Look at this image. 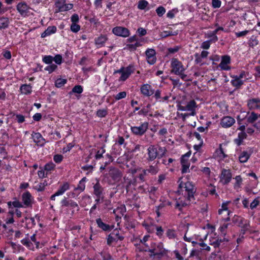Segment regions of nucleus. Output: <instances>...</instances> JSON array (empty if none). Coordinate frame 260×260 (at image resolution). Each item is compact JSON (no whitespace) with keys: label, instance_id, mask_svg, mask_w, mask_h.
<instances>
[{"label":"nucleus","instance_id":"1","mask_svg":"<svg viewBox=\"0 0 260 260\" xmlns=\"http://www.w3.org/2000/svg\"><path fill=\"white\" fill-rule=\"evenodd\" d=\"M196 189L192 182L187 181L185 183L181 182L179 185L178 192L180 194L187 197L188 200H194V194Z\"/></svg>","mask_w":260,"mask_h":260},{"label":"nucleus","instance_id":"2","mask_svg":"<svg viewBox=\"0 0 260 260\" xmlns=\"http://www.w3.org/2000/svg\"><path fill=\"white\" fill-rule=\"evenodd\" d=\"M140 251H148L151 253L150 256H156L158 258H161L167 254V250L164 248L162 243L156 244L152 243L151 245V248H143L140 250Z\"/></svg>","mask_w":260,"mask_h":260},{"label":"nucleus","instance_id":"3","mask_svg":"<svg viewBox=\"0 0 260 260\" xmlns=\"http://www.w3.org/2000/svg\"><path fill=\"white\" fill-rule=\"evenodd\" d=\"M127 44L124 49H127L130 51H134L137 48L142 46L144 43V40L143 38H139L137 36L134 35L131 37L127 40Z\"/></svg>","mask_w":260,"mask_h":260},{"label":"nucleus","instance_id":"4","mask_svg":"<svg viewBox=\"0 0 260 260\" xmlns=\"http://www.w3.org/2000/svg\"><path fill=\"white\" fill-rule=\"evenodd\" d=\"M134 66L129 64L126 67H121L119 70L115 71L114 74H120L121 76L118 79L119 81H124L134 72Z\"/></svg>","mask_w":260,"mask_h":260},{"label":"nucleus","instance_id":"5","mask_svg":"<svg viewBox=\"0 0 260 260\" xmlns=\"http://www.w3.org/2000/svg\"><path fill=\"white\" fill-rule=\"evenodd\" d=\"M233 222L237 224L241 229V233L243 234L249 230L250 227L249 221L245 218L238 216H234L232 219Z\"/></svg>","mask_w":260,"mask_h":260},{"label":"nucleus","instance_id":"6","mask_svg":"<svg viewBox=\"0 0 260 260\" xmlns=\"http://www.w3.org/2000/svg\"><path fill=\"white\" fill-rule=\"evenodd\" d=\"M171 73L175 75L181 74V72H184L185 70L182 63L177 58H173L171 60Z\"/></svg>","mask_w":260,"mask_h":260},{"label":"nucleus","instance_id":"7","mask_svg":"<svg viewBox=\"0 0 260 260\" xmlns=\"http://www.w3.org/2000/svg\"><path fill=\"white\" fill-rule=\"evenodd\" d=\"M232 178V174L230 169H222L219 176V182L223 185L229 184Z\"/></svg>","mask_w":260,"mask_h":260},{"label":"nucleus","instance_id":"8","mask_svg":"<svg viewBox=\"0 0 260 260\" xmlns=\"http://www.w3.org/2000/svg\"><path fill=\"white\" fill-rule=\"evenodd\" d=\"M148 127V123L143 122L139 126H131L132 132L136 136H141L147 131Z\"/></svg>","mask_w":260,"mask_h":260},{"label":"nucleus","instance_id":"9","mask_svg":"<svg viewBox=\"0 0 260 260\" xmlns=\"http://www.w3.org/2000/svg\"><path fill=\"white\" fill-rule=\"evenodd\" d=\"M16 9L23 17L28 16L29 14L30 8L24 2L19 3L16 6Z\"/></svg>","mask_w":260,"mask_h":260},{"label":"nucleus","instance_id":"10","mask_svg":"<svg viewBox=\"0 0 260 260\" xmlns=\"http://www.w3.org/2000/svg\"><path fill=\"white\" fill-rule=\"evenodd\" d=\"M109 175L114 182H117L120 180L122 174L117 168L110 167L109 170Z\"/></svg>","mask_w":260,"mask_h":260},{"label":"nucleus","instance_id":"11","mask_svg":"<svg viewBox=\"0 0 260 260\" xmlns=\"http://www.w3.org/2000/svg\"><path fill=\"white\" fill-rule=\"evenodd\" d=\"M194 200H188L187 197L184 196L183 198H179L176 200L175 207L179 209L180 211L182 210L183 208L187 206L192 201Z\"/></svg>","mask_w":260,"mask_h":260},{"label":"nucleus","instance_id":"12","mask_svg":"<svg viewBox=\"0 0 260 260\" xmlns=\"http://www.w3.org/2000/svg\"><path fill=\"white\" fill-rule=\"evenodd\" d=\"M191 153L190 152H187L184 155H182L181 158V163L182 165L181 172L182 173H187L189 170L190 163L188 161V158L190 156Z\"/></svg>","mask_w":260,"mask_h":260},{"label":"nucleus","instance_id":"13","mask_svg":"<svg viewBox=\"0 0 260 260\" xmlns=\"http://www.w3.org/2000/svg\"><path fill=\"white\" fill-rule=\"evenodd\" d=\"M147 62L150 64H153L156 61V52L153 49L149 48L145 51Z\"/></svg>","mask_w":260,"mask_h":260},{"label":"nucleus","instance_id":"14","mask_svg":"<svg viewBox=\"0 0 260 260\" xmlns=\"http://www.w3.org/2000/svg\"><path fill=\"white\" fill-rule=\"evenodd\" d=\"M112 32L116 36L126 38L129 36L130 33L129 30L123 27L117 26L113 28Z\"/></svg>","mask_w":260,"mask_h":260},{"label":"nucleus","instance_id":"15","mask_svg":"<svg viewBox=\"0 0 260 260\" xmlns=\"http://www.w3.org/2000/svg\"><path fill=\"white\" fill-rule=\"evenodd\" d=\"M148 157L147 160L148 161H152L158 157V153L154 145H150L147 149Z\"/></svg>","mask_w":260,"mask_h":260},{"label":"nucleus","instance_id":"16","mask_svg":"<svg viewBox=\"0 0 260 260\" xmlns=\"http://www.w3.org/2000/svg\"><path fill=\"white\" fill-rule=\"evenodd\" d=\"M22 200L25 207L31 206L33 198L28 191L24 192L22 195Z\"/></svg>","mask_w":260,"mask_h":260},{"label":"nucleus","instance_id":"17","mask_svg":"<svg viewBox=\"0 0 260 260\" xmlns=\"http://www.w3.org/2000/svg\"><path fill=\"white\" fill-rule=\"evenodd\" d=\"M231 62L230 57L228 55L223 56L221 58V60L219 64V67L222 70L228 71L230 69L229 66Z\"/></svg>","mask_w":260,"mask_h":260},{"label":"nucleus","instance_id":"18","mask_svg":"<svg viewBox=\"0 0 260 260\" xmlns=\"http://www.w3.org/2000/svg\"><path fill=\"white\" fill-rule=\"evenodd\" d=\"M235 123V120L231 116H225L223 117L220 122L222 127L228 128L232 126Z\"/></svg>","mask_w":260,"mask_h":260},{"label":"nucleus","instance_id":"19","mask_svg":"<svg viewBox=\"0 0 260 260\" xmlns=\"http://www.w3.org/2000/svg\"><path fill=\"white\" fill-rule=\"evenodd\" d=\"M141 93L145 96H150L154 93V90L152 88L151 85L145 84L141 87Z\"/></svg>","mask_w":260,"mask_h":260},{"label":"nucleus","instance_id":"20","mask_svg":"<svg viewBox=\"0 0 260 260\" xmlns=\"http://www.w3.org/2000/svg\"><path fill=\"white\" fill-rule=\"evenodd\" d=\"M247 106L250 110L260 108V100L257 98L249 100L247 102Z\"/></svg>","mask_w":260,"mask_h":260},{"label":"nucleus","instance_id":"21","mask_svg":"<svg viewBox=\"0 0 260 260\" xmlns=\"http://www.w3.org/2000/svg\"><path fill=\"white\" fill-rule=\"evenodd\" d=\"M31 138L34 142L38 145L42 146L45 143V139L39 133H32Z\"/></svg>","mask_w":260,"mask_h":260},{"label":"nucleus","instance_id":"22","mask_svg":"<svg viewBox=\"0 0 260 260\" xmlns=\"http://www.w3.org/2000/svg\"><path fill=\"white\" fill-rule=\"evenodd\" d=\"M197 108V103L194 100H191L188 102L185 106L186 111L190 112L191 116H194L196 114V108Z\"/></svg>","mask_w":260,"mask_h":260},{"label":"nucleus","instance_id":"23","mask_svg":"<svg viewBox=\"0 0 260 260\" xmlns=\"http://www.w3.org/2000/svg\"><path fill=\"white\" fill-rule=\"evenodd\" d=\"M61 204L62 206H70L72 208H77V210H79V207L77 203L72 200H68L67 198H64L61 201Z\"/></svg>","mask_w":260,"mask_h":260},{"label":"nucleus","instance_id":"24","mask_svg":"<svg viewBox=\"0 0 260 260\" xmlns=\"http://www.w3.org/2000/svg\"><path fill=\"white\" fill-rule=\"evenodd\" d=\"M93 193L96 197H101L103 196V188L99 181L93 186Z\"/></svg>","mask_w":260,"mask_h":260},{"label":"nucleus","instance_id":"25","mask_svg":"<svg viewBox=\"0 0 260 260\" xmlns=\"http://www.w3.org/2000/svg\"><path fill=\"white\" fill-rule=\"evenodd\" d=\"M232 77L233 79L231 80V83L232 85L237 89L240 88L244 84V81L243 80H240L239 78L237 77V75L233 76Z\"/></svg>","mask_w":260,"mask_h":260},{"label":"nucleus","instance_id":"26","mask_svg":"<svg viewBox=\"0 0 260 260\" xmlns=\"http://www.w3.org/2000/svg\"><path fill=\"white\" fill-rule=\"evenodd\" d=\"M107 40L106 36L101 35L95 39V44L98 47H101L104 45Z\"/></svg>","mask_w":260,"mask_h":260},{"label":"nucleus","instance_id":"27","mask_svg":"<svg viewBox=\"0 0 260 260\" xmlns=\"http://www.w3.org/2000/svg\"><path fill=\"white\" fill-rule=\"evenodd\" d=\"M57 28L55 26H50L41 34L42 38H45L56 32Z\"/></svg>","mask_w":260,"mask_h":260},{"label":"nucleus","instance_id":"28","mask_svg":"<svg viewBox=\"0 0 260 260\" xmlns=\"http://www.w3.org/2000/svg\"><path fill=\"white\" fill-rule=\"evenodd\" d=\"M96 222L98 227L102 229L103 231H108L111 229L110 226L109 224L104 223L100 218L96 219Z\"/></svg>","mask_w":260,"mask_h":260},{"label":"nucleus","instance_id":"29","mask_svg":"<svg viewBox=\"0 0 260 260\" xmlns=\"http://www.w3.org/2000/svg\"><path fill=\"white\" fill-rule=\"evenodd\" d=\"M125 212L126 208L124 206H121L113 210V213L115 214L116 216L119 218H121V216L124 215Z\"/></svg>","mask_w":260,"mask_h":260},{"label":"nucleus","instance_id":"30","mask_svg":"<svg viewBox=\"0 0 260 260\" xmlns=\"http://www.w3.org/2000/svg\"><path fill=\"white\" fill-rule=\"evenodd\" d=\"M258 118H260L259 115L254 112H252L249 115L246 117L247 122L249 123H253L256 121Z\"/></svg>","mask_w":260,"mask_h":260},{"label":"nucleus","instance_id":"31","mask_svg":"<svg viewBox=\"0 0 260 260\" xmlns=\"http://www.w3.org/2000/svg\"><path fill=\"white\" fill-rule=\"evenodd\" d=\"M158 161L157 162V163L154 165H150L149 166V168L146 170L148 173H150L152 175H154L156 174L158 171H159V168L157 166V164H158Z\"/></svg>","mask_w":260,"mask_h":260},{"label":"nucleus","instance_id":"32","mask_svg":"<svg viewBox=\"0 0 260 260\" xmlns=\"http://www.w3.org/2000/svg\"><path fill=\"white\" fill-rule=\"evenodd\" d=\"M9 19L7 17H0V29L7 28L9 25Z\"/></svg>","mask_w":260,"mask_h":260},{"label":"nucleus","instance_id":"33","mask_svg":"<svg viewBox=\"0 0 260 260\" xmlns=\"http://www.w3.org/2000/svg\"><path fill=\"white\" fill-rule=\"evenodd\" d=\"M32 87L29 84H23L21 86L20 89L22 93L28 94L31 92Z\"/></svg>","mask_w":260,"mask_h":260},{"label":"nucleus","instance_id":"34","mask_svg":"<svg viewBox=\"0 0 260 260\" xmlns=\"http://www.w3.org/2000/svg\"><path fill=\"white\" fill-rule=\"evenodd\" d=\"M69 184L68 183H64L56 192V195H62L66 191L69 189Z\"/></svg>","mask_w":260,"mask_h":260},{"label":"nucleus","instance_id":"35","mask_svg":"<svg viewBox=\"0 0 260 260\" xmlns=\"http://www.w3.org/2000/svg\"><path fill=\"white\" fill-rule=\"evenodd\" d=\"M250 157V154L247 151H243L239 156V160L240 162H246Z\"/></svg>","mask_w":260,"mask_h":260},{"label":"nucleus","instance_id":"36","mask_svg":"<svg viewBox=\"0 0 260 260\" xmlns=\"http://www.w3.org/2000/svg\"><path fill=\"white\" fill-rule=\"evenodd\" d=\"M86 177L83 178L79 181V183L77 187H76L75 188V190H79L80 192H82V191H84V190L85 189V182L86 181Z\"/></svg>","mask_w":260,"mask_h":260},{"label":"nucleus","instance_id":"37","mask_svg":"<svg viewBox=\"0 0 260 260\" xmlns=\"http://www.w3.org/2000/svg\"><path fill=\"white\" fill-rule=\"evenodd\" d=\"M66 0H57L55 2V7L57 8L58 12H62L63 8L64 7Z\"/></svg>","mask_w":260,"mask_h":260},{"label":"nucleus","instance_id":"38","mask_svg":"<svg viewBox=\"0 0 260 260\" xmlns=\"http://www.w3.org/2000/svg\"><path fill=\"white\" fill-rule=\"evenodd\" d=\"M230 203V202L229 201V202H226L222 203V206H221V209H220L218 210L219 214H221L223 211H227L228 215H230V212L229 211H228V205L229 203Z\"/></svg>","mask_w":260,"mask_h":260},{"label":"nucleus","instance_id":"39","mask_svg":"<svg viewBox=\"0 0 260 260\" xmlns=\"http://www.w3.org/2000/svg\"><path fill=\"white\" fill-rule=\"evenodd\" d=\"M149 236H145L141 240L140 242L144 245V246L139 247V250L143 248H149L148 245L146 244V242L148 241Z\"/></svg>","mask_w":260,"mask_h":260},{"label":"nucleus","instance_id":"40","mask_svg":"<svg viewBox=\"0 0 260 260\" xmlns=\"http://www.w3.org/2000/svg\"><path fill=\"white\" fill-rule=\"evenodd\" d=\"M148 5V3L145 0H140L138 4V8L140 10H144Z\"/></svg>","mask_w":260,"mask_h":260},{"label":"nucleus","instance_id":"41","mask_svg":"<svg viewBox=\"0 0 260 260\" xmlns=\"http://www.w3.org/2000/svg\"><path fill=\"white\" fill-rule=\"evenodd\" d=\"M142 225L145 228V229L148 231L149 233H153L154 232V225L153 224H149L145 222L142 223Z\"/></svg>","mask_w":260,"mask_h":260},{"label":"nucleus","instance_id":"42","mask_svg":"<svg viewBox=\"0 0 260 260\" xmlns=\"http://www.w3.org/2000/svg\"><path fill=\"white\" fill-rule=\"evenodd\" d=\"M115 233L113 232L109 234L107 237V244L108 245H111V244L116 241V238L114 236Z\"/></svg>","mask_w":260,"mask_h":260},{"label":"nucleus","instance_id":"43","mask_svg":"<svg viewBox=\"0 0 260 260\" xmlns=\"http://www.w3.org/2000/svg\"><path fill=\"white\" fill-rule=\"evenodd\" d=\"M57 68V66L55 64H50V65L47 66L45 68V70L48 72L49 73H51L54 72Z\"/></svg>","mask_w":260,"mask_h":260},{"label":"nucleus","instance_id":"44","mask_svg":"<svg viewBox=\"0 0 260 260\" xmlns=\"http://www.w3.org/2000/svg\"><path fill=\"white\" fill-rule=\"evenodd\" d=\"M67 83V80L64 79L59 78L56 80L55 86L57 87H61Z\"/></svg>","mask_w":260,"mask_h":260},{"label":"nucleus","instance_id":"45","mask_svg":"<svg viewBox=\"0 0 260 260\" xmlns=\"http://www.w3.org/2000/svg\"><path fill=\"white\" fill-rule=\"evenodd\" d=\"M53 57L51 55H46L43 58V61L46 64H52Z\"/></svg>","mask_w":260,"mask_h":260},{"label":"nucleus","instance_id":"46","mask_svg":"<svg viewBox=\"0 0 260 260\" xmlns=\"http://www.w3.org/2000/svg\"><path fill=\"white\" fill-rule=\"evenodd\" d=\"M167 236L169 239H173L176 237L175 231L172 229H169L167 231Z\"/></svg>","mask_w":260,"mask_h":260},{"label":"nucleus","instance_id":"47","mask_svg":"<svg viewBox=\"0 0 260 260\" xmlns=\"http://www.w3.org/2000/svg\"><path fill=\"white\" fill-rule=\"evenodd\" d=\"M83 88L81 85H76L73 88L72 92L80 94L83 92Z\"/></svg>","mask_w":260,"mask_h":260},{"label":"nucleus","instance_id":"48","mask_svg":"<svg viewBox=\"0 0 260 260\" xmlns=\"http://www.w3.org/2000/svg\"><path fill=\"white\" fill-rule=\"evenodd\" d=\"M156 12L158 16L161 17L165 13L166 10L162 6H159L156 9Z\"/></svg>","mask_w":260,"mask_h":260},{"label":"nucleus","instance_id":"49","mask_svg":"<svg viewBox=\"0 0 260 260\" xmlns=\"http://www.w3.org/2000/svg\"><path fill=\"white\" fill-rule=\"evenodd\" d=\"M55 165L53 162H49L45 165L44 170L46 171H51L54 170Z\"/></svg>","mask_w":260,"mask_h":260},{"label":"nucleus","instance_id":"50","mask_svg":"<svg viewBox=\"0 0 260 260\" xmlns=\"http://www.w3.org/2000/svg\"><path fill=\"white\" fill-rule=\"evenodd\" d=\"M148 173L147 172L146 169L143 170L141 173H140L139 175V179L142 181L144 182L145 181V177L148 175Z\"/></svg>","mask_w":260,"mask_h":260},{"label":"nucleus","instance_id":"51","mask_svg":"<svg viewBox=\"0 0 260 260\" xmlns=\"http://www.w3.org/2000/svg\"><path fill=\"white\" fill-rule=\"evenodd\" d=\"M126 96V92L125 91H122L117 94L114 98L116 100H120L122 99L125 98Z\"/></svg>","mask_w":260,"mask_h":260},{"label":"nucleus","instance_id":"52","mask_svg":"<svg viewBox=\"0 0 260 260\" xmlns=\"http://www.w3.org/2000/svg\"><path fill=\"white\" fill-rule=\"evenodd\" d=\"M53 61L57 64H60L62 62V56L60 54H57L53 57Z\"/></svg>","mask_w":260,"mask_h":260},{"label":"nucleus","instance_id":"53","mask_svg":"<svg viewBox=\"0 0 260 260\" xmlns=\"http://www.w3.org/2000/svg\"><path fill=\"white\" fill-rule=\"evenodd\" d=\"M258 43V40L256 39V37L252 36L249 40V45L251 47L257 45Z\"/></svg>","mask_w":260,"mask_h":260},{"label":"nucleus","instance_id":"54","mask_svg":"<svg viewBox=\"0 0 260 260\" xmlns=\"http://www.w3.org/2000/svg\"><path fill=\"white\" fill-rule=\"evenodd\" d=\"M80 29L79 25L76 23H72L71 25V29L74 32H77Z\"/></svg>","mask_w":260,"mask_h":260},{"label":"nucleus","instance_id":"55","mask_svg":"<svg viewBox=\"0 0 260 260\" xmlns=\"http://www.w3.org/2000/svg\"><path fill=\"white\" fill-rule=\"evenodd\" d=\"M154 230L156 231V234L158 236H161L164 233V230L161 226L154 225Z\"/></svg>","mask_w":260,"mask_h":260},{"label":"nucleus","instance_id":"56","mask_svg":"<svg viewBox=\"0 0 260 260\" xmlns=\"http://www.w3.org/2000/svg\"><path fill=\"white\" fill-rule=\"evenodd\" d=\"M63 159V156L61 154H55L53 157L54 161L57 164L60 163Z\"/></svg>","mask_w":260,"mask_h":260},{"label":"nucleus","instance_id":"57","mask_svg":"<svg viewBox=\"0 0 260 260\" xmlns=\"http://www.w3.org/2000/svg\"><path fill=\"white\" fill-rule=\"evenodd\" d=\"M107 114V112L106 110H99L97 111L96 115L100 117H104Z\"/></svg>","mask_w":260,"mask_h":260},{"label":"nucleus","instance_id":"58","mask_svg":"<svg viewBox=\"0 0 260 260\" xmlns=\"http://www.w3.org/2000/svg\"><path fill=\"white\" fill-rule=\"evenodd\" d=\"M105 152V150L103 148H102L100 150H98L95 155V158L96 159H100L102 157L103 154Z\"/></svg>","mask_w":260,"mask_h":260},{"label":"nucleus","instance_id":"59","mask_svg":"<svg viewBox=\"0 0 260 260\" xmlns=\"http://www.w3.org/2000/svg\"><path fill=\"white\" fill-rule=\"evenodd\" d=\"M197 244L201 247L202 249L206 250V251H209L210 250V247L207 246L205 243L202 242L200 243H196Z\"/></svg>","mask_w":260,"mask_h":260},{"label":"nucleus","instance_id":"60","mask_svg":"<svg viewBox=\"0 0 260 260\" xmlns=\"http://www.w3.org/2000/svg\"><path fill=\"white\" fill-rule=\"evenodd\" d=\"M21 243L27 247H30L32 245V243L28 238H25L21 240Z\"/></svg>","mask_w":260,"mask_h":260},{"label":"nucleus","instance_id":"61","mask_svg":"<svg viewBox=\"0 0 260 260\" xmlns=\"http://www.w3.org/2000/svg\"><path fill=\"white\" fill-rule=\"evenodd\" d=\"M221 2L220 0H212V4L214 8H218L221 6Z\"/></svg>","mask_w":260,"mask_h":260},{"label":"nucleus","instance_id":"62","mask_svg":"<svg viewBox=\"0 0 260 260\" xmlns=\"http://www.w3.org/2000/svg\"><path fill=\"white\" fill-rule=\"evenodd\" d=\"M259 202L258 199H255L250 205L251 209L255 208L259 204Z\"/></svg>","mask_w":260,"mask_h":260},{"label":"nucleus","instance_id":"63","mask_svg":"<svg viewBox=\"0 0 260 260\" xmlns=\"http://www.w3.org/2000/svg\"><path fill=\"white\" fill-rule=\"evenodd\" d=\"M12 206L15 208H22L24 207L23 204L19 201L15 200L12 202Z\"/></svg>","mask_w":260,"mask_h":260},{"label":"nucleus","instance_id":"64","mask_svg":"<svg viewBox=\"0 0 260 260\" xmlns=\"http://www.w3.org/2000/svg\"><path fill=\"white\" fill-rule=\"evenodd\" d=\"M16 118L17 121L19 123H21L25 121V118H24V116H23L22 115H21V114H16Z\"/></svg>","mask_w":260,"mask_h":260}]
</instances>
